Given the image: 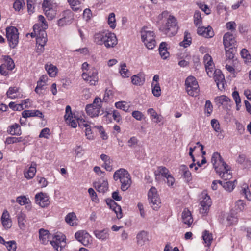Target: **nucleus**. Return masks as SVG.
Returning <instances> with one entry per match:
<instances>
[{"label": "nucleus", "instance_id": "nucleus-53", "mask_svg": "<svg viewBox=\"0 0 251 251\" xmlns=\"http://www.w3.org/2000/svg\"><path fill=\"white\" fill-rule=\"evenodd\" d=\"M25 141V137H8L6 139V143L7 144H14L19 142H23Z\"/></svg>", "mask_w": 251, "mask_h": 251}, {"label": "nucleus", "instance_id": "nucleus-38", "mask_svg": "<svg viewBox=\"0 0 251 251\" xmlns=\"http://www.w3.org/2000/svg\"><path fill=\"white\" fill-rule=\"evenodd\" d=\"M129 174L128 171L125 169L121 168L115 172L113 175V178L115 181L119 180L120 182Z\"/></svg>", "mask_w": 251, "mask_h": 251}, {"label": "nucleus", "instance_id": "nucleus-25", "mask_svg": "<svg viewBox=\"0 0 251 251\" xmlns=\"http://www.w3.org/2000/svg\"><path fill=\"white\" fill-rule=\"evenodd\" d=\"M211 76H213L215 81L219 89H220V85H221V88L224 87L225 77L220 70L214 69Z\"/></svg>", "mask_w": 251, "mask_h": 251}, {"label": "nucleus", "instance_id": "nucleus-54", "mask_svg": "<svg viewBox=\"0 0 251 251\" xmlns=\"http://www.w3.org/2000/svg\"><path fill=\"white\" fill-rule=\"evenodd\" d=\"M151 91L154 96L158 97L161 95V89L159 84L151 83Z\"/></svg>", "mask_w": 251, "mask_h": 251}, {"label": "nucleus", "instance_id": "nucleus-3", "mask_svg": "<svg viewBox=\"0 0 251 251\" xmlns=\"http://www.w3.org/2000/svg\"><path fill=\"white\" fill-rule=\"evenodd\" d=\"M141 38L145 46L149 50H152L156 45L155 34L153 31L149 30L148 27L144 26L141 30Z\"/></svg>", "mask_w": 251, "mask_h": 251}, {"label": "nucleus", "instance_id": "nucleus-6", "mask_svg": "<svg viewBox=\"0 0 251 251\" xmlns=\"http://www.w3.org/2000/svg\"><path fill=\"white\" fill-rule=\"evenodd\" d=\"M102 101L99 97H96L92 104L86 106L85 110L87 114L91 117L98 116L101 112Z\"/></svg>", "mask_w": 251, "mask_h": 251}, {"label": "nucleus", "instance_id": "nucleus-22", "mask_svg": "<svg viewBox=\"0 0 251 251\" xmlns=\"http://www.w3.org/2000/svg\"><path fill=\"white\" fill-rule=\"evenodd\" d=\"M106 203L109 208L116 214L117 218L120 219L123 217V213L121 207L113 200L110 199L106 201Z\"/></svg>", "mask_w": 251, "mask_h": 251}, {"label": "nucleus", "instance_id": "nucleus-4", "mask_svg": "<svg viewBox=\"0 0 251 251\" xmlns=\"http://www.w3.org/2000/svg\"><path fill=\"white\" fill-rule=\"evenodd\" d=\"M42 7L45 15L49 20H52L55 17L58 6L53 0H44Z\"/></svg>", "mask_w": 251, "mask_h": 251}, {"label": "nucleus", "instance_id": "nucleus-24", "mask_svg": "<svg viewBox=\"0 0 251 251\" xmlns=\"http://www.w3.org/2000/svg\"><path fill=\"white\" fill-rule=\"evenodd\" d=\"M97 190L100 193H104L108 189V183L106 179L102 177L100 180L94 183Z\"/></svg>", "mask_w": 251, "mask_h": 251}, {"label": "nucleus", "instance_id": "nucleus-47", "mask_svg": "<svg viewBox=\"0 0 251 251\" xmlns=\"http://www.w3.org/2000/svg\"><path fill=\"white\" fill-rule=\"evenodd\" d=\"M115 106L116 108L123 110L125 112H128L130 108V105L125 101H120L115 102Z\"/></svg>", "mask_w": 251, "mask_h": 251}, {"label": "nucleus", "instance_id": "nucleus-10", "mask_svg": "<svg viewBox=\"0 0 251 251\" xmlns=\"http://www.w3.org/2000/svg\"><path fill=\"white\" fill-rule=\"evenodd\" d=\"M98 70L95 67L91 68L89 72L82 73V77L90 85L95 86L99 80Z\"/></svg>", "mask_w": 251, "mask_h": 251}, {"label": "nucleus", "instance_id": "nucleus-30", "mask_svg": "<svg viewBox=\"0 0 251 251\" xmlns=\"http://www.w3.org/2000/svg\"><path fill=\"white\" fill-rule=\"evenodd\" d=\"M181 217L182 222L190 227L193 222V219L190 210L187 208H185L182 212Z\"/></svg>", "mask_w": 251, "mask_h": 251}, {"label": "nucleus", "instance_id": "nucleus-29", "mask_svg": "<svg viewBox=\"0 0 251 251\" xmlns=\"http://www.w3.org/2000/svg\"><path fill=\"white\" fill-rule=\"evenodd\" d=\"M38 21L40 24H36L34 25L33 27V31L36 34V31H39V30H45L48 28V24L45 20L44 17L42 15L38 16Z\"/></svg>", "mask_w": 251, "mask_h": 251}, {"label": "nucleus", "instance_id": "nucleus-17", "mask_svg": "<svg viewBox=\"0 0 251 251\" xmlns=\"http://www.w3.org/2000/svg\"><path fill=\"white\" fill-rule=\"evenodd\" d=\"M223 42L225 49L233 48L236 45L235 36L229 32H227L224 35Z\"/></svg>", "mask_w": 251, "mask_h": 251}, {"label": "nucleus", "instance_id": "nucleus-1", "mask_svg": "<svg viewBox=\"0 0 251 251\" xmlns=\"http://www.w3.org/2000/svg\"><path fill=\"white\" fill-rule=\"evenodd\" d=\"M157 23L160 31L168 36L175 35L177 31L176 18L168 11H163L157 17Z\"/></svg>", "mask_w": 251, "mask_h": 251}, {"label": "nucleus", "instance_id": "nucleus-27", "mask_svg": "<svg viewBox=\"0 0 251 251\" xmlns=\"http://www.w3.org/2000/svg\"><path fill=\"white\" fill-rule=\"evenodd\" d=\"M137 243L140 246H142L150 241L148 232L144 230L139 232L136 236Z\"/></svg>", "mask_w": 251, "mask_h": 251}, {"label": "nucleus", "instance_id": "nucleus-20", "mask_svg": "<svg viewBox=\"0 0 251 251\" xmlns=\"http://www.w3.org/2000/svg\"><path fill=\"white\" fill-rule=\"evenodd\" d=\"M37 164L35 162H32L30 166H26L24 170V177L27 179L33 178L36 173Z\"/></svg>", "mask_w": 251, "mask_h": 251}, {"label": "nucleus", "instance_id": "nucleus-8", "mask_svg": "<svg viewBox=\"0 0 251 251\" xmlns=\"http://www.w3.org/2000/svg\"><path fill=\"white\" fill-rule=\"evenodd\" d=\"M6 34L9 46L15 48L19 42V33L18 29L14 26H9L6 29Z\"/></svg>", "mask_w": 251, "mask_h": 251}, {"label": "nucleus", "instance_id": "nucleus-16", "mask_svg": "<svg viewBox=\"0 0 251 251\" xmlns=\"http://www.w3.org/2000/svg\"><path fill=\"white\" fill-rule=\"evenodd\" d=\"M35 200L36 203L41 207H46L50 203L49 195L43 192L37 193L35 196Z\"/></svg>", "mask_w": 251, "mask_h": 251}, {"label": "nucleus", "instance_id": "nucleus-21", "mask_svg": "<svg viewBox=\"0 0 251 251\" xmlns=\"http://www.w3.org/2000/svg\"><path fill=\"white\" fill-rule=\"evenodd\" d=\"M170 173V172L167 168L164 166H159L154 172L155 179L158 182L162 179L164 180Z\"/></svg>", "mask_w": 251, "mask_h": 251}, {"label": "nucleus", "instance_id": "nucleus-46", "mask_svg": "<svg viewBox=\"0 0 251 251\" xmlns=\"http://www.w3.org/2000/svg\"><path fill=\"white\" fill-rule=\"evenodd\" d=\"M65 221L67 224L71 226L76 225V215L74 212L69 213L65 217Z\"/></svg>", "mask_w": 251, "mask_h": 251}, {"label": "nucleus", "instance_id": "nucleus-32", "mask_svg": "<svg viewBox=\"0 0 251 251\" xmlns=\"http://www.w3.org/2000/svg\"><path fill=\"white\" fill-rule=\"evenodd\" d=\"M100 158L103 162L102 167H104L107 171H112L113 170L112 165L113 160L111 157L105 154H102L100 155Z\"/></svg>", "mask_w": 251, "mask_h": 251}, {"label": "nucleus", "instance_id": "nucleus-26", "mask_svg": "<svg viewBox=\"0 0 251 251\" xmlns=\"http://www.w3.org/2000/svg\"><path fill=\"white\" fill-rule=\"evenodd\" d=\"M215 102L217 105H222L225 108H227L230 106V99L225 95H221L215 98Z\"/></svg>", "mask_w": 251, "mask_h": 251}, {"label": "nucleus", "instance_id": "nucleus-15", "mask_svg": "<svg viewBox=\"0 0 251 251\" xmlns=\"http://www.w3.org/2000/svg\"><path fill=\"white\" fill-rule=\"evenodd\" d=\"M75 238L85 246L92 243L91 236L85 230H79L75 234Z\"/></svg>", "mask_w": 251, "mask_h": 251}, {"label": "nucleus", "instance_id": "nucleus-51", "mask_svg": "<svg viewBox=\"0 0 251 251\" xmlns=\"http://www.w3.org/2000/svg\"><path fill=\"white\" fill-rule=\"evenodd\" d=\"M191 44V37L190 33L185 32L183 40L179 44L180 46L186 48Z\"/></svg>", "mask_w": 251, "mask_h": 251}, {"label": "nucleus", "instance_id": "nucleus-7", "mask_svg": "<svg viewBox=\"0 0 251 251\" xmlns=\"http://www.w3.org/2000/svg\"><path fill=\"white\" fill-rule=\"evenodd\" d=\"M31 37L37 36L36 37V46L37 52L41 53L44 50V46L47 42V35L45 30H39V31H36L35 34L34 32L31 33Z\"/></svg>", "mask_w": 251, "mask_h": 251}, {"label": "nucleus", "instance_id": "nucleus-23", "mask_svg": "<svg viewBox=\"0 0 251 251\" xmlns=\"http://www.w3.org/2000/svg\"><path fill=\"white\" fill-rule=\"evenodd\" d=\"M77 122L79 126L85 127V135L87 138L89 140L93 139L94 136L91 129V126L84 118H77Z\"/></svg>", "mask_w": 251, "mask_h": 251}, {"label": "nucleus", "instance_id": "nucleus-14", "mask_svg": "<svg viewBox=\"0 0 251 251\" xmlns=\"http://www.w3.org/2000/svg\"><path fill=\"white\" fill-rule=\"evenodd\" d=\"M65 236L62 233H57L54 236L52 240L50 241L53 248L57 251H61L65 246Z\"/></svg>", "mask_w": 251, "mask_h": 251}, {"label": "nucleus", "instance_id": "nucleus-43", "mask_svg": "<svg viewBox=\"0 0 251 251\" xmlns=\"http://www.w3.org/2000/svg\"><path fill=\"white\" fill-rule=\"evenodd\" d=\"M6 94L8 98L13 99L20 96L19 88L16 87H10Z\"/></svg>", "mask_w": 251, "mask_h": 251}, {"label": "nucleus", "instance_id": "nucleus-48", "mask_svg": "<svg viewBox=\"0 0 251 251\" xmlns=\"http://www.w3.org/2000/svg\"><path fill=\"white\" fill-rule=\"evenodd\" d=\"M194 23L196 26L199 27L202 25V20L201 13L199 11H196L194 14Z\"/></svg>", "mask_w": 251, "mask_h": 251}, {"label": "nucleus", "instance_id": "nucleus-12", "mask_svg": "<svg viewBox=\"0 0 251 251\" xmlns=\"http://www.w3.org/2000/svg\"><path fill=\"white\" fill-rule=\"evenodd\" d=\"M212 204V201L210 196L206 192H203L201 196L200 212L202 214H207Z\"/></svg>", "mask_w": 251, "mask_h": 251}, {"label": "nucleus", "instance_id": "nucleus-33", "mask_svg": "<svg viewBox=\"0 0 251 251\" xmlns=\"http://www.w3.org/2000/svg\"><path fill=\"white\" fill-rule=\"evenodd\" d=\"M147 114L150 115L151 119L153 122L157 124L161 122L163 120L162 116L157 114L153 108H149L147 111Z\"/></svg>", "mask_w": 251, "mask_h": 251}, {"label": "nucleus", "instance_id": "nucleus-64", "mask_svg": "<svg viewBox=\"0 0 251 251\" xmlns=\"http://www.w3.org/2000/svg\"><path fill=\"white\" fill-rule=\"evenodd\" d=\"M75 154L78 157H82L84 154V150L81 146H76L74 149Z\"/></svg>", "mask_w": 251, "mask_h": 251}, {"label": "nucleus", "instance_id": "nucleus-57", "mask_svg": "<svg viewBox=\"0 0 251 251\" xmlns=\"http://www.w3.org/2000/svg\"><path fill=\"white\" fill-rule=\"evenodd\" d=\"M25 6V3L24 0H16L13 3V8L17 11L23 9Z\"/></svg>", "mask_w": 251, "mask_h": 251}, {"label": "nucleus", "instance_id": "nucleus-36", "mask_svg": "<svg viewBox=\"0 0 251 251\" xmlns=\"http://www.w3.org/2000/svg\"><path fill=\"white\" fill-rule=\"evenodd\" d=\"M22 116L25 118L30 117H38L42 119L44 118L43 114L38 110H24L22 112Z\"/></svg>", "mask_w": 251, "mask_h": 251}, {"label": "nucleus", "instance_id": "nucleus-58", "mask_svg": "<svg viewBox=\"0 0 251 251\" xmlns=\"http://www.w3.org/2000/svg\"><path fill=\"white\" fill-rule=\"evenodd\" d=\"M73 10L77 11L79 9L80 1L78 0H67Z\"/></svg>", "mask_w": 251, "mask_h": 251}, {"label": "nucleus", "instance_id": "nucleus-52", "mask_svg": "<svg viewBox=\"0 0 251 251\" xmlns=\"http://www.w3.org/2000/svg\"><path fill=\"white\" fill-rule=\"evenodd\" d=\"M179 171L182 174L183 177L186 178L188 181L190 179L191 174L186 165H181L179 168Z\"/></svg>", "mask_w": 251, "mask_h": 251}, {"label": "nucleus", "instance_id": "nucleus-41", "mask_svg": "<svg viewBox=\"0 0 251 251\" xmlns=\"http://www.w3.org/2000/svg\"><path fill=\"white\" fill-rule=\"evenodd\" d=\"M226 221L228 225L236 223L238 221L237 212L233 210H231L226 216Z\"/></svg>", "mask_w": 251, "mask_h": 251}, {"label": "nucleus", "instance_id": "nucleus-42", "mask_svg": "<svg viewBox=\"0 0 251 251\" xmlns=\"http://www.w3.org/2000/svg\"><path fill=\"white\" fill-rule=\"evenodd\" d=\"M45 68L50 77H55L57 73V68L51 63H47L45 66Z\"/></svg>", "mask_w": 251, "mask_h": 251}, {"label": "nucleus", "instance_id": "nucleus-35", "mask_svg": "<svg viewBox=\"0 0 251 251\" xmlns=\"http://www.w3.org/2000/svg\"><path fill=\"white\" fill-rule=\"evenodd\" d=\"M96 237L99 240L105 241L109 238V229H104L103 230H96L94 232Z\"/></svg>", "mask_w": 251, "mask_h": 251}, {"label": "nucleus", "instance_id": "nucleus-56", "mask_svg": "<svg viewBox=\"0 0 251 251\" xmlns=\"http://www.w3.org/2000/svg\"><path fill=\"white\" fill-rule=\"evenodd\" d=\"M108 24L110 27L114 29L116 26L115 14L114 13H110L108 17Z\"/></svg>", "mask_w": 251, "mask_h": 251}, {"label": "nucleus", "instance_id": "nucleus-2", "mask_svg": "<svg viewBox=\"0 0 251 251\" xmlns=\"http://www.w3.org/2000/svg\"><path fill=\"white\" fill-rule=\"evenodd\" d=\"M94 41L98 45H104L107 48H113L117 44V39L115 34L108 30L96 33L94 36Z\"/></svg>", "mask_w": 251, "mask_h": 251}, {"label": "nucleus", "instance_id": "nucleus-49", "mask_svg": "<svg viewBox=\"0 0 251 251\" xmlns=\"http://www.w3.org/2000/svg\"><path fill=\"white\" fill-rule=\"evenodd\" d=\"M202 238L207 246H210L213 240L212 233H210L208 231L205 230L202 233Z\"/></svg>", "mask_w": 251, "mask_h": 251}, {"label": "nucleus", "instance_id": "nucleus-61", "mask_svg": "<svg viewBox=\"0 0 251 251\" xmlns=\"http://www.w3.org/2000/svg\"><path fill=\"white\" fill-rule=\"evenodd\" d=\"M88 192L92 201L96 203H98L99 200L95 190L93 188H90L88 189Z\"/></svg>", "mask_w": 251, "mask_h": 251}, {"label": "nucleus", "instance_id": "nucleus-11", "mask_svg": "<svg viewBox=\"0 0 251 251\" xmlns=\"http://www.w3.org/2000/svg\"><path fill=\"white\" fill-rule=\"evenodd\" d=\"M148 200L151 206L154 209H158L161 205V201L156 189L152 187L148 192Z\"/></svg>", "mask_w": 251, "mask_h": 251}, {"label": "nucleus", "instance_id": "nucleus-55", "mask_svg": "<svg viewBox=\"0 0 251 251\" xmlns=\"http://www.w3.org/2000/svg\"><path fill=\"white\" fill-rule=\"evenodd\" d=\"M228 166L226 167V170L221 172V173H217L219 176L225 180L230 179L232 177V175L230 174L229 171Z\"/></svg>", "mask_w": 251, "mask_h": 251}, {"label": "nucleus", "instance_id": "nucleus-60", "mask_svg": "<svg viewBox=\"0 0 251 251\" xmlns=\"http://www.w3.org/2000/svg\"><path fill=\"white\" fill-rule=\"evenodd\" d=\"M245 205V202L243 200H239L235 203V208L237 212H241L244 209Z\"/></svg>", "mask_w": 251, "mask_h": 251}, {"label": "nucleus", "instance_id": "nucleus-37", "mask_svg": "<svg viewBox=\"0 0 251 251\" xmlns=\"http://www.w3.org/2000/svg\"><path fill=\"white\" fill-rule=\"evenodd\" d=\"M1 222L3 226L6 228H9L12 226V222L10 218V215L7 210H4L2 213Z\"/></svg>", "mask_w": 251, "mask_h": 251}, {"label": "nucleus", "instance_id": "nucleus-28", "mask_svg": "<svg viewBox=\"0 0 251 251\" xmlns=\"http://www.w3.org/2000/svg\"><path fill=\"white\" fill-rule=\"evenodd\" d=\"M197 33L199 35L206 38H211L214 36L213 31L211 27H205L202 26L198 27Z\"/></svg>", "mask_w": 251, "mask_h": 251}, {"label": "nucleus", "instance_id": "nucleus-31", "mask_svg": "<svg viewBox=\"0 0 251 251\" xmlns=\"http://www.w3.org/2000/svg\"><path fill=\"white\" fill-rule=\"evenodd\" d=\"M50 234L48 230L41 228L39 230V238L40 243L46 245L50 238Z\"/></svg>", "mask_w": 251, "mask_h": 251}, {"label": "nucleus", "instance_id": "nucleus-5", "mask_svg": "<svg viewBox=\"0 0 251 251\" xmlns=\"http://www.w3.org/2000/svg\"><path fill=\"white\" fill-rule=\"evenodd\" d=\"M185 86L187 94L192 97H197L200 93V88L196 79L192 76H188L185 80Z\"/></svg>", "mask_w": 251, "mask_h": 251}, {"label": "nucleus", "instance_id": "nucleus-9", "mask_svg": "<svg viewBox=\"0 0 251 251\" xmlns=\"http://www.w3.org/2000/svg\"><path fill=\"white\" fill-rule=\"evenodd\" d=\"M211 163L217 173L226 170V167L228 166L224 162L220 154L218 152H214L211 157Z\"/></svg>", "mask_w": 251, "mask_h": 251}, {"label": "nucleus", "instance_id": "nucleus-13", "mask_svg": "<svg viewBox=\"0 0 251 251\" xmlns=\"http://www.w3.org/2000/svg\"><path fill=\"white\" fill-rule=\"evenodd\" d=\"M77 118H83L81 116L78 117L72 114L70 106L67 105L65 109L64 119L66 122L73 128H75L77 126Z\"/></svg>", "mask_w": 251, "mask_h": 251}, {"label": "nucleus", "instance_id": "nucleus-39", "mask_svg": "<svg viewBox=\"0 0 251 251\" xmlns=\"http://www.w3.org/2000/svg\"><path fill=\"white\" fill-rule=\"evenodd\" d=\"M7 132L12 135L19 136L22 134L21 127L19 124L16 123L9 126Z\"/></svg>", "mask_w": 251, "mask_h": 251}, {"label": "nucleus", "instance_id": "nucleus-19", "mask_svg": "<svg viewBox=\"0 0 251 251\" xmlns=\"http://www.w3.org/2000/svg\"><path fill=\"white\" fill-rule=\"evenodd\" d=\"M203 62L208 75L211 77L213 71L215 69L214 64L211 56L208 54H205L203 57Z\"/></svg>", "mask_w": 251, "mask_h": 251}, {"label": "nucleus", "instance_id": "nucleus-45", "mask_svg": "<svg viewBox=\"0 0 251 251\" xmlns=\"http://www.w3.org/2000/svg\"><path fill=\"white\" fill-rule=\"evenodd\" d=\"M131 82L135 85H142L145 82V78L141 75L138 74L131 77Z\"/></svg>", "mask_w": 251, "mask_h": 251}, {"label": "nucleus", "instance_id": "nucleus-34", "mask_svg": "<svg viewBox=\"0 0 251 251\" xmlns=\"http://www.w3.org/2000/svg\"><path fill=\"white\" fill-rule=\"evenodd\" d=\"M19 227L24 230L25 229L26 225V216L23 212H20L17 215Z\"/></svg>", "mask_w": 251, "mask_h": 251}, {"label": "nucleus", "instance_id": "nucleus-63", "mask_svg": "<svg viewBox=\"0 0 251 251\" xmlns=\"http://www.w3.org/2000/svg\"><path fill=\"white\" fill-rule=\"evenodd\" d=\"M16 201L21 205H24L27 204L30 202L28 198H27L25 196H19L17 198Z\"/></svg>", "mask_w": 251, "mask_h": 251}, {"label": "nucleus", "instance_id": "nucleus-18", "mask_svg": "<svg viewBox=\"0 0 251 251\" xmlns=\"http://www.w3.org/2000/svg\"><path fill=\"white\" fill-rule=\"evenodd\" d=\"M63 17L57 20V25L58 26L63 27L70 25L73 19V13L70 10L63 12Z\"/></svg>", "mask_w": 251, "mask_h": 251}, {"label": "nucleus", "instance_id": "nucleus-40", "mask_svg": "<svg viewBox=\"0 0 251 251\" xmlns=\"http://www.w3.org/2000/svg\"><path fill=\"white\" fill-rule=\"evenodd\" d=\"M121 183V189L123 191L127 190L131 186L132 183L131 176L129 174H128L125 177L120 181Z\"/></svg>", "mask_w": 251, "mask_h": 251}, {"label": "nucleus", "instance_id": "nucleus-50", "mask_svg": "<svg viewBox=\"0 0 251 251\" xmlns=\"http://www.w3.org/2000/svg\"><path fill=\"white\" fill-rule=\"evenodd\" d=\"M236 180L234 181H227L221 183V185L226 191L232 192L235 187Z\"/></svg>", "mask_w": 251, "mask_h": 251}, {"label": "nucleus", "instance_id": "nucleus-44", "mask_svg": "<svg viewBox=\"0 0 251 251\" xmlns=\"http://www.w3.org/2000/svg\"><path fill=\"white\" fill-rule=\"evenodd\" d=\"M119 73L124 78L128 77L130 75V72L126 68V65L125 63H122L120 64Z\"/></svg>", "mask_w": 251, "mask_h": 251}, {"label": "nucleus", "instance_id": "nucleus-59", "mask_svg": "<svg viewBox=\"0 0 251 251\" xmlns=\"http://www.w3.org/2000/svg\"><path fill=\"white\" fill-rule=\"evenodd\" d=\"M3 64L5 65V67L9 70H12L15 68L14 61L9 56L6 57L5 63Z\"/></svg>", "mask_w": 251, "mask_h": 251}, {"label": "nucleus", "instance_id": "nucleus-62", "mask_svg": "<svg viewBox=\"0 0 251 251\" xmlns=\"http://www.w3.org/2000/svg\"><path fill=\"white\" fill-rule=\"evenodd\" d=\"M5 246L8 251H15L17 249L16 243L14 240L7 241Z\"/></svg>", "mask_w": 251, "mask_h": 251}]
</instances>
